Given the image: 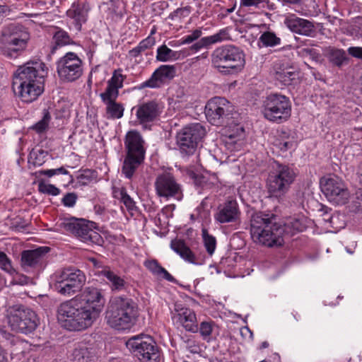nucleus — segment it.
<instances>
[{
	"label": "nucleus",
	"instance_id": "f257e3e1",
	"mask_svg": "<svg viewBox=\"0 0 362 362\" xmlns=\"http://www.w3.org/2000/svg\"><path fill=\"white\" fill-rule=\"evenodd\" d=\"M47 68L40 61H30L20 66L13 75L12 88L22 101L32 103L44 91Z\"/></svg>",
	"mask_w": 362,
	"mask_h": 362
},
{
	"label": "nucleus",
	"instance_id": "f03ea898",
	"mask_svg": "<svg viewBox=\"0 0 362 362\" xmlns=\"http://www.w3.org/2000/svg\"><path fill=\"white\" fill-rule=\"evenodd\" d=\"M274 214L255 212L250 218V235L252 240L267 247L284 244V228L276 223Z\"/></svg>",
	"mask_w": 362,
	"mask_h": 362
},
{
	"label": "nucleus",
	"instance_id": "7ed1b4c3",
	"mask_svg": "<svg viewBox=\"0 0 362 362\" xmlns=\"http://www.w3.org/2000/svg\"><path fill=\"white\" fill-rule=\"evenodd\" d=\"M139 315L138 305L133 299L117 296L110 300L105 319L111 328L117 331H126L135 325Z\"/></svg>",
	"mask_w": 362,
	"mask_h": 362
},
{
	"label": "nucleus",
	"instance_id": "20e7f679",
	"mask_svg": "<svg viewBox=\"0 0 362 362\" xmlns=\"http://www.w3.org/2000/svg\"><path fill=\"white\" fill-rule=\"evenodd\" d=\"M98 315L78 300H67L57 308V318L69 331H81L90 327Z\"/></svg>",
	"mask_w": 362,
	"mask_h": 362
},
{
	"label": "nucleus",
	"instance_id": "39448f33",
	"mask_svg": "<svg viewBox=\"0 0 362 362\" xmlns=\"http://www.w3.org/2000/svg\"><path fill=\"white\" fill-rule=\"evenodd\" d=\"M30 40L28 29L18 23L4 26L0 35V53L6 58L16 59L27 49Z\"/></svg>",
	"mask_w": 362,
	"mask_h": 362
},
{
	"label": "nucleus",
	"instance_id": "423d86ee",
	"mask_svg": "<svg viewBox=\"0 0 362 362\" xmlns=\"http://www.w3.org/2000/svg\"><path fill=\"white\" fill-rule=\"evenodd\" d=\"M211 60L214 68L226 74L242 69L245 63L243 51L232 45L216 47L211 53Z\"/></svg>",
	"mask_w": 362,
	"mask_h": 362
},
{
	"label": "nucleus",
	"instance_id": "0eeeda50",
	"mask_svg": "<svg viewBox=\"0 0 362 362\" xmlns=\"http://www.w3.org/2000/svg\"><path fill=\"white\" fill-rule=\"evenodd\" d=\"M86 280V276L82 271L75 268H66L54 274L52 286L58 293L71 296L81 291Z\"/></svg>",
	"mask_w": 362,
	"mask_h": 362
},
{
	"label": "nucleus",
	"instance_id": "6e6552de",
	"mask_svg": "<svg viewBox=\"0 0 362 362\" xmlns=\"http://www.w3.org/2000/svg\"><path fill=\"white\" fill-rule=\"evenodd\" d=\"M7 312V323L13 332L27 334L35 330L39 325L36 313L24 305H13Z\"/></svg>",
	"mask_w": 362,
	"mask_h": 362
},
{
	"label": "nucleus",
	"instance_id": "1a4fd4ad",
	"mask_svg": "<svg viewBox=\"0 0 362 362\" xmlns=\"http://www.w3.org/2000/svg\"><path fill=\"white\" fill-rule=\"evenodd\" d=\"M62 229L70 233L88 244L100 245L103 241L101 235L95 230V223L83 218L71 217L63 219L59 223Z\"/></svg>",
	"mask_w": 362,
	"mask_h": 362
},
{
	"label": "nucleus",
	"instance_id": "9d476101",
	"mask_svg": "<svg viewBox=\"0 0 362 362\" xmlns=\"http://www.w3.org/2000/svg\"><path fill=\"white\" fill-rule=\"evenodd\" d=\"M296 174L288 165L276 163L267 180V188L272 197H281L289 189Z\"/></svg>",
	"mask_w": 362,
	"mask_h": 362
},
{
	"label": "nucleus",
	"instance_id": "9b49d317",
	"mask_svg": "<svg viewBox=\"0 0 362 362\" xmlns=\"http://www.w3.org/2000/svg\"><path fill=\"white\" fill-rule=\"evenodd\" d=\"M291 112L290 100L284 95L270 94L264 100L262 113L271 122L282 123L290 117Z\"/></svg>",
	"mask_w": 362,
	"mask_h": 362
},
{
	"label": "nucleus",
	"instance_id": "f8f14e48",
	"mask_svg": "<svg viewBox=\"0 0 362 362\" xmlns=\"http://www.w3.org/2000/svg\"><path fill=\"white\" fill-rule=\"evenodd\" d=\"M126 346L141 362H158V347L151 337L143 334L132 337Z\"/></svg>",
	"mask_w": 362,
	"mask_h": 362
},
{
	"label": "nucleus",
	"instance_id": "ddd939ff",
	"mask_svg": "<svg viewBox=\"0 0 362 362\" xmlns=\"http://www.w3.org/2000/svg\"><path fill=\"white\" fill-rule=\"evenodd\" d=\"M205 134V129L199 123L192 124L182 129L176 136V144L180 153L184 156L193 154Z\"/></svg>",
	"mask_w": 362,
	"mask_h": 362
},
{
	"label": "nucleus",
	"instance_id": "4468645a",
	"mask_svg": "<svg viewBox=\"0 0 362 362\" xmlns=\"http://www.w3.org/2000/svg\"><path fill=\"white\" fill-rule=\"evenodd\" d=\"M163 108L162 103L151 100L135 105L131 111L135 114V123L141 125L144 129H149L152 124L159 119Z\"/></svg>",
	"mask_w": 362,
	"mask_h": 362
},
{
	"label": "nucleus",
	"instance_id": "2eb2a0df",
	"mask_svg": "<svg viewBox=\"0 0 362 362\" xmlns=\"http://www.w3.org/2000/svg\"><path fill=\"white\" fill-rule=\"evenodd\" d=\"M57 72L62 81H75L83 74V62L76 53L67 52L57 62Z\"/></svg>",
	"mask_w": 362,
	"mask_h": 362
},
{
	"label": "nucleus",
	"instance_id": "dca6fc26",
	"mask_svg": "<svg viewBox=\"0 0 362 362\" xmlns=\"http://www.w3.org/2000/svg\"><path fill=\"white\" fill-rule=\"evenodd\" d=\"M320 187L328 201L334 204H345L349 199L350 194L346 185L337 177L322 178Z\"/></svg>",
	"mask_w": 362,
	"mask_h": 362
},
{
	"label": "nucleus",
	"instance_id": "f3484780",
	"mask_svg": "<svg viewBox=\"0 0 362 362\" xmlns=\"http://www.w3.org/2000/svg\"><path fill=\"white\" fill-rule=\"evenodd\" d=\"M233 110V106L224 98L215 97L209 100L205 106V115L208 121L214 125H221Z\"/></svg>",
	"mask_w": 362,
	"mask_h": 362
},
{
	"label": "nucleus",
	"instance_id": "a211bd4d",
	"mask_svg": "<svg viewBox=\"0 0 362 362\" xmlns=\"http://www.w3.org/2000/svg\"><path fill=\"white\" fill-rule=\"evenodd\" d=\"M155 189L157 195L160 197L166 199L173 197L177 200H181L182 197L181 185L170 173L165 172L157 176Z\"/></svg>",
	"mask_w": 362,
	"mask_h": 362
},
{
	"label": "nucleus",
	"instance_id": "6ab92c4d",
	"mask_svg": "<svg viewBox=\"0 0 362 362\" xmlns=\"http://www.w3.org/2000/svg\"><path fill=\"white\" fill-rule=\"evenodd\" d=\"M241 211L235 199H228L217 206L214 218L219 224L234 223L240 220Z\"/></svg>",
	"mask_w": 362,
	"mask_h": 362
},
{
	"label": "nucleus",
	"instance_id": "aec40b11",
	"mask_svg": "<svg viewBox=\"0 0 362 362\" xmlns=\"http://www.w3.org/2000/svg\"><path fill=\"white\" fill-rule=\"evenodd\" d=\"M48 247H39L34 250H24L21 253V267L25 271L41 269L46 265V255L49 252Z\"/></svg>",
	"mask_w": 362,
	"mask_h": 362
},
{
	"label": "nucleus",
	"instance_id": "412c9836",
	"mask_svg": "<svg viewBox=\"0 0 362 362\" xmlns=\"http://www.w3.org/2000/svg\"><path fill=\"white\" fill-rule=\"evenodd\" d=\"M176 74V69L173 65H160L152 74L151 76L146 81L140 83L138 86L139 90L146 88H158L165 83L172 80Z\"/></svg>",
	"mask_w": 362,
	"mask_h": 362
},
{
	"label": "nucleus",
	"instance_id": "4be33fe9",
	"mask_svg": "<svg viewBox=\"0 0 362 362\" xmlns=\"http://www.w3.org/2000/svg\"><path fill=\"white\" fill-rule=\"evenodd\" d=\"M78 302L88 307L91 311H94V313L97 315H99L105 305V300L100 289L88 286L86 287L81 293V301Z\"/></svg>",
	"mask_w": 362,
	"mask_h": 362
},
{
	"label": "nucleus",
	"instance_id": "5701e85b",
	"mask_svg": "<svg viewBox=\"0 0 362 362\" xmlns=\"http://www.w3.org/2000/svg\"><path fill=\"white\" fill-rule=\"evenodd\" d=\"M285 25L293 33L305 36H313L315 32L313 22L299 18L295 14L287 16L284 21Z\"/></svg>",
	"mask_w": 362,
	"mask_h": 362
},
{
	"label": "nucleus",
	"instance_id": "b1692460",
	"mask_svg": "<svg viewBox=\"0 0 362 362\" xmlns=\"http://www.w3.org/2000/svg\"><path fill=\"white\" fill-rule=\"evenodd\" d=\"M144 144V141L139 132H128L124 139L127 155L144 158L146 151Z\"/></svg>",
	"mask_w": 362,
	"mask_h": 362
},
{
	"label": "nucleus",
	"instance_id": "393cba45",
	"mask_svg": "<svg viewBox=\"0 0 362 362\" xmlns=\"http://www.w3.org/2000/svg\"><path fill=\"white\" fill-rule=\"evenodd\" d=\"M299 73L288 64L276 62L274 65V76L281 85L289 86L298 78Z\"/></svg>",
	"mask_w": 362,
	"mask_h": 362
},
{
	"label": "nucleus",
	"instance_id": "a878e982",
	"mask_svg": "<svg viewBox=\"0 0 362 362\" xmlns=\"http://www.w3.org/2000/svg\"><path fill=\"white\" fill-rule=\"evenodd\" d=\"M175 317L186 331L192 333L198 332L196 314L192 310L189 308H180V305H175Z\"/></svg>",
	"mask_w": 362,
	"mask_h": 362
},
{
	"label": "nucleus",
	"instance_id": "bb28decb",
	"mask_svg": "<svg viewBox=\"0 0 362 362\" xmlns=\"http://www.w3.org/2000/svg\"><path fill=\"white\" fill-rule=\"evenodd\" d=\"M119 95L100 94L102 102L105 105V114L107 119H120L124 115V106L117 102Z\"/></svg>",
	"mask_w": 362,
	"mask_h": 362
},
{
	"label": "nucleus",
	"instance_id": "cd10ccee",
	"mask_svg": "<svg viewBox=\"0 0 362 362\" xmlns=\"http://www.w3.org/2000/svg\"><path fill=\"white\" fill-rule=\"evenodd\" d=\"M89 8L84 2H74L66 11L68 17L74 20L76 28L78 31L81 30L82 24L87 21Z\"/></svg>",
	"mask_w": 362,
	"mask_h": 362
},
{
	"label": "nucleus",
	"instance_id": "c85d7f7f",
	"mask_svg": "<svg viewBox=\"0 0 362 362\" xmlns=\"http://www.w3.org/2000/svg\"><path fill=\"white\" fill-rule=\"evenodd\" d=\"M100 274L101 276L107 279V283L112 291L121 292L127 289L129 284L125 281L124 277L119 275L110 267L103 269Z\"/></svg>",
	"mask_w": 362,
	"mask_h": 362
},
{
	"label": "nucleus",
	"instance_id": "c756f323",
	"mask_svg": "<svg viewBox=\"0 0 362 362\" xmlns=\"http://www.w3.org/2000/svg\"><path fill=\"white\" fill-rule=\"evenodd\" d=\"M244 137L243 127L236 126L234 129L226 130L223 141L229 149L234 151L238 150L241 147Z\"/></svg>",
	"mask_w": 362,
	"mask_h": 362
},
{
	"label": "nucleus",
	"instance_id": "7c9ffc66",
	"mask_svg": "<svg viewBox=\"0 0 362 362\" xmlns=\"http://www.w3.org/2000/svg\"><path fill=\"white\" fill-rule=\"evenodd\" d=\"M230 38L228 31L226 28L220 30L218 33L205 37L201 38L199 41L190 47V50L198 52L209 45L221 42Z\"/></svg>",
	"mask_w": 362,
	"mask_h": 362
},
{
	"label": "nucleus",
	"instance_id": "2f4dec72",
	"mask_svg": "<svg viewBox=\"0 0 362 362\" xmlns=\"http://www.w3.org/2000/svg\"><path fill=\"white\" fill-rule=\"evenodd\" d=\"M127 76L122 74V69H117L112 73V77L107 82V87L100 94L119 95V90L123 87Z\"/></svg>",
	"mask_w": 362,
	"mask_h": 362
},
{
	"label": "nucleus",
	"instance_id": "473e14b6",
	"mask_svg": "<svg viewBox=\"0 0 362 362\" xmlns=\"http://www.w3.org/2000/svg\"><path fill=\"white\" fill-rule=\"evenodd\" d=\"M170 247L185 261L192 264H196V258L194 253L187 246L184 240L180 239L173 240L170 243Z\"/></svg>",
	"mask_w": 362,
	"mask_h": 362
},
{
	"label": "nucleus",
	"instance_id": "72a5a7b5",
	"mask_svg": "<svg viewBox=\"0 0 362 362\" xmlns=\"http://www.w3.org/2000/svg\"><path fill=\"white\" fill-rule=\"evenodd\" d=\"M145 267L152 273L153 275L162 278L170 282H175V279L158 262V260L147 259L144 262Z\"/></svg>",
	"mask_w": 362,
	"mask_h": 362
},
{
	"label": "nucleus",
	"instance_id": "f704fd0d",
	"mask_svg": "<svg viewBox=\"0 0 362 362\" xmlns=\"http://www.w3.org/2000/svg\"><path fill=\"white\" fill-rule=\"evenodd\" d=\"M144 158L126 155L122 172L127 178L131 179Z\"/></svg>",
	"mask_w": 362,
	"mask_h": 362
},
{
	"label": "nucleus",
	"instance_id": "c9c22d12",
	"mask_svg": "<svg viewBox=\"0 0 362 362\" xmlns=\"http://www.w3.org/2000/svg\"><path fill=\"white\" fill-rule=\"evenodd\" d=\"M52 40V45L50 48V53L52 54H54L58 48L73 43L68 33L62 29H59L54 33Z\"/></svg>",
	"mask_w": 362,
	"mask_h": 362
},
{
	"label": "nucleus",
	"instance_id": "e433bc0d",
	"mask_svg": "<svg viewBox=\"0 0 362 362\" xmlns=\"http://www.w3.org/2000/svg\"><path fill=\"white\" fill-rule=\"evenodd\" d=\"M95 354L92 347L86 344H80L74 349L72 356L73 362H88Z\"/></svg>",
	"mask_w": 362,
	"mask_h": 362
},
{
	"label": "nucleus",
	"instance_id": "4c0bfd02",
	"mask_svg": "<svg viewBox=\"0 0 362 362\" xmlns=\"http://www.w3.org/2000/svg\"><path fill=\"white\" fill-rule=\"evenodd\" d=\"M327 56L329 61L338 67H341L349 59L344 49L334 47L328 49Z\"/></svg>",
	"mask_w": 362,
	"mask_h": 362
},
{
	"label": "nucleus",
	"instance_id": "58836bf2",
	"mask_svg": "<svg viewBox=\"0 0 362 362\" xmlns=\"http://www.w3.org/2000/svg\"><path fill=\"white\" fill-rule=\"evenodd\" d=\"M176 59H177V52L168 48L165 45H163L157 49V61L168 62Z\"/></svg>",
	"mask_w": 362,
	"mask_h": 362
},
{
	"label": "nucleus",
	"instance_id": "ea45409f",
	"mask_svg": "<svg viewBox=\"0 0 362 362\" xmlns=\"http://www.w3.org/2000/svg\"><path fill=\"white\" fill-rule=\"evenodd\" d=\"M215 327L216 324L214 321H203L200 323L199 326L198 325V331L204 340L209 341Z\"/></svg>",
	"mask_w": 362,
	"mask_h": 362
},
{
	"label": "nucleus",
	"instance_id": "a19ab883",
	"mask_svg": "<svg viewBox=\"0 0 362 362\" xmlns=\"http://www.w3.org/2000/svg\"><path fill=\"white\" fill-rule=\"evenodd\" d=\"M259 41L264 47H274L279 45L281 40L275 35V33L267 31L261 35Z\"/></svg>",
	"mask_w": 362,
	"mask_h": 362
},
{
	"label": "nucleus",
	"instance_id": "79ce46f5",
	"mask_svg": "<svg viewBox=\"0 0 362 362\" xmlns=\"http://www.w3.org/2000/svg\"><path fill=\"white\" fill-rule=\"evenodd\" d=\"M202 237L204 247L209 255H212L216 250V240L215 237L209 235L206 229H202Z\"/></svg>",
	"mask_w": 362,
	"mask_h": 362
},
{
	"label": "nucleus",
	"instance_id": "37998d69",
	"mask_svg": "<svg viewBox=\"0 0 362 362\" xmlns=\"http://www.w3.org/2000/svg\"><path fill=\"white\" fill-rule=\"evenodd\" d=\"M47 153L40 150L30 153L29 162L34 165L40 166L46 161Z\"/></svg>",
	"mask_w": 362,
	"mask_h": 362
},
{
	"label": "nucleus",
	"instance_id": "c03bdc74",
	"mask_svg": "<svg viewBox=\"0 0 362 362\" xmlns=\"http://www.w3.org/2000/svg\"><path fill=\"white\" fill-rule=\"evenodd\" d=\"M38 191L40 193L52 196H57L61 192V190L54 185L47 184L43 182H40L38 184Z\"/></svg>",
	"mask_w": 362,
	"mask_h": 362
},
{
	"label": "nucleus",
	"instance_id": "a18cd8bd",
	"mask_svg": "<svg viewBox=\"0 0 362 362\" xmlns=\"http://www.w3.org/2000/svg\"><path fill=\"white\" fill-rule=\"evenodd\" d=\"M282 227L284 228V232L289 228L293 233L302 231L304 229L303 224L298 219L296 218L289 220Z\"/></svg>",
	"mask_w": 362,
	"mask_h": 362
},
{
	"label": "nucleus",
	"instance_id": "49530a36",
	"mask_svg": "<svg viewBox=\"0 0 362 362\" xmlns=\"http://www.w3.org/2000/svg\"><path fill=\"white\" fill-rule=\"evenodd\" d=\"M0 268L7 273H13L14 272V269L11 265V260L2 251H0Z\"/></svg>",
	"mask_w": 362,
	"mask_h": 362
},
{
	"label": "nucleus",
	"instance_id": "de8ad7c7",
	"mask_svg": "<svg viewBox=\"0 0 362 362\" xmlns=\"http://www.w3.org/2000/svg\"><path fill=\"white\" fill-rule=\"evenodd\" d=\"M51 116L47 111L44 113L43 117L41 120L37 122L33 127L37 133L43 132L47 127L50 121Z\"/></svg>",
	"mask_w": 362,
	"mask_h": 362
},
{
	"label": "nucleus",
	"instance_id": "09e8293b",
	"mask_svg": "<svg viewBox=\"0 0 362 362\" xmlns=\"http://www.w3.org/2000/svg\"><path fill=\"white\" fill-rule=\"evenodd\" d=\"M202 35L201 28L196 29L192 32L190 35H186L182 38V45L190 44L198 40Z\"/></svg>",
	"mask_w": 362,
	"mask_h": 362
},
{
	"label": "nucleus",
	"instance_id": "8fccbe9b",
	"mask_svg": "<svg viewBox=\"0 0 362 362\" xmlns=\"http://www.w3.org/2000/svg\"><path fill=\"white\" fill-rule=\"evenodd\" d=\"M8 274L13 276L11 281L13 284L25 285L28 283V277L26 276L25 275L19 274L18 272H16L15 269L13 273Z\"/></svg>",
	"mask_w": 362,
	"mask_h": 362
},
{
	"label": "nucleus",
	"instance_id": "3c124183",
	"mask_svg": "<svg viewBox=\"0 0 362 362\" xmlns=\"http://www.w3.org/2000/svg\"><path fill=\"white\" fill-rule=\"evenodd\" d=\"M273 144L281 151H286L293 147V142L281 139H276Z\"/></svg>",
	"mask_w": 362,
	"mask_h": 362
},
{
	"label": "nucleus",
	"instance_id": "603ef678",
	"mask_svg": "<svg viewBox=\"0 0 362 362\" xmlns=\"http://www.w3.org/2000/svg\"><path fill=\"white\" fill-rule=\"evenodd\" d=\"M77 196L74 192L67 193L62 198V204L67 207H73L76 202Z\"/></svg>",
	"mask_w": 362,
	"mask_h": 362
},
{
	"label": "nucleus",
	"instance_id": "864d4df0",
	"mask_svg": "<svg viewBox=\"0 0 362 362\" xmlns=\"http://www.w3.org/2000/svg\"><path fill=\"white\" fill-rule=\"evenodd\" d=\"M41 175H47L49 177H51L55 175L63 174L67 175L69 174V171L66 170L64 167H60L56 169H49L45 170L40 171Z\"/></svg>",
	"mask_w": 362,
	"mask_h": 362
},
{
	"label": "nucleus",
	"instance_id": "5fc2aeb1",
	"mask_svg": "<svg viewBox=\"0 0 362 362\" xmlns=\"http://www.w3.org/2000/svg\"><path fill=\"white\" fill-rule=\"evenodd\" d=\"M120 202L124 204L129 211H133L136 209L135 202L127 193L124 194Z\"/></svg>",
	"mask_w": 362,
	"mask_h": 362
},
{
	"label": "nucleus",
	"instance_id": "6e6d98bb",
	"mask_svg": "<svg viewBox=\"0 0 362 362\" xmlns=\"http://www.w3.org/2000/svg\"><path fill=\"white\" fill-rule=\"evenodd\" d=\"M268 0H240V6L259 8L262 4L267 3Z\"/></svg>",
	"mask_w": 362,
	"mask_h": 362
},
{
	"label": "nucleus",
	"instance_id": "4d7b16f0",
	"mask_svg": "<svg viewBox=\"0 0 362 362\" xmlns=\"http://www.w3.org/2000/svg\"><path fill=\"white\" fill-rule=\"evenodd\" d=\"M191 12V7L187 6L183 8L176 9L172 14V18H185L187 17Z\"/></svg>",
	"mask_w": 362,
	"mask_h": 362
},
{
	"label": "nucleus",
	"instance_id": "13d9d810",
	"mask_svg": "<svg viewBox=\"0 0 362 362\" xmlns=\"http://www.w3.org/2000/svg\"><path fill=\"white\" fill-rule=\"evenodd\" d=\"M127 193V190L124 187H117L113 185L112 187V194L114 198L122 200L124 194Z\"/></svg>",
	"mask_w": 362,
	"mask_h": 362
},
{
	"label": "nucleus",
	"instance_id": "bf43d9fd",
	"mask_svg": "<svg viewBox=\"0 0 362 362\" xmlns=\"http://www.w3.org/2000/svg\"><path fill=\"white\" fill-rule=\"evenodd\" d=\"M156 43V40L153 37L149 35L144 40L139 42V45L144 51L152 47Z\"/></svg>",
	"mask_w": 362,
	"mask_h": 362
},
{
	"label": "nucleus",
	"instance_id": "052dcab7",
	"mask_svg": "<svg viewBox=\"0 0 362 362\" xmlns=\"http://www.w3.org/2000/svg\"><path fill=\"white\" fill-rule=\"evenodd\" d=\"M347 52L351 57L362 60V47H350Z\"/></svg>",
	"mask_w": 362,
	"mask_h": 362
},
{
	"label": "nucleus",
	"instance_id": "680f3d73",
	"mask_svg": "<svg viewBox=\"0 0 362 362\" xmlns=\"http://www.w3.org/2000/svg\"><path fill=\"white\" fill-rule=\"evenodd\" d=\"M12 11L11 8L6 4H0V19L8 16Z\"/></svg>",
	"mask_w": 362,
	"mask_h": 362
},
{
	"label": "nucleus",
	"instance_id": "e2e57ef3",
	"mask_svg": "<svg viewBox=\"0 0 362 362\" xmlns=\"http://www.w3.org/2000/svg\"><path fill=\"white\" fill-rule=\"evenodd\" d=\"M90 262L93 263L94 268L95 269V274L100 276H101L100 272L104 268H110L109 266L103 265L101 262H98L97 259L92 258L90 259Z\"/></svg>",
	"mask_w": 362,
	"mask_h": 362
},
{
	"label": "nucleus",
	"instance_id": "0e129e2a",
	"mask_svg": "<svg viewBox=\"0 0 362 362\" xmlns=\"http://www.w3.org/2000/svg\"><path fill=\"white\" fill-rule=\"evenodd\" d=\"M278 1L281 2L282 5H287V4H293V5H300L303 4L307 0H277Z\"/></svg>",
	"mask_w": 362,
	"mask_h": 362
},
{
	"label": "nucleus",
	"instance_id": "69168bd1",
	"mask_svg": "<svg viewBox=\"0 0 362 362\" xmlns=\"http://www.w3.org/2000/svg\"><path fill=\"white\" fill-rule=\"evenodd\" d=\"M142 52H144L142 48L141 47V46L139 45H138V46H136V47L133 48L132 49H131L129 52V54L130 56L133 57H138Z\"/></svg>",
	"mask_w": 362,
	"mask_h": 362
},
{
	"label": "nucleus",
	"instance_id": "338daca9",
	"mask_svg": "<svg viewBox=\"0 0 362 362\" xmlns=\"http://www.w3.org/2000/svg\"><path fill=\"white\" fill-rule=\"evenodd\" d=\"M105 207L101 205H95L94 206V211L97 214L102 215L105 212Z\"/></svg>",
	"mask_w": 362,
	"mask_h": 362
},
{
	"label": "nucleus",
	"instance_id": "774afa93",
	"mask_svg": "<svg viewBox=\"0 0 362 362\" xmlns=\"http://www.w3.org/2000/svg\"><path fill=\"white\" fill-rule=\"evenodd\" d=\"M357 174L360 177V182L362 183V162L360 163V165L358 166V168L357 170Z\"/></svg>",
	"mask_w": 362,
	"mask_h": 362
}]
</instances>
